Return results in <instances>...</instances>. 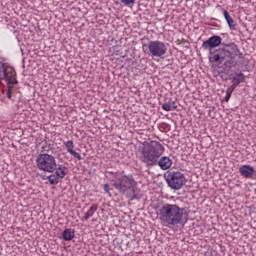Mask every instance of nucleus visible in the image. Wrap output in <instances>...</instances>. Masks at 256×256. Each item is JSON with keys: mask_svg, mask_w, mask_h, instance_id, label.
Instances as JSON below:
<instances>
[{"mask_svg": "<svg viewBox=\"0 0 256 256\" xmlns=\"http://www.w3.org/2000/svg\"><path fill=\"white\" fill-rule=\"evenodd\" d=\"M165 152V147L159 141H150L141 145L138 149V155L140 161L144 162V164L153 167L158 164L162 170H169L172 167V159L167 156H163ZM160 158V160H159Z\"/></svg>", "mask_w": 256, "mask_h": 256, "instance_id": "obj_1", "label": "nucleus"}, {"mask_svg": "<svg viewBox=\"0 0 256 256\" xmlns=\"http://www.w3.org/2000/svg\"><path fill=\"white\" fill-rule=\"evenodd\" d=\"M160 221L166 226L185 225L188 214L177 204H164L159 210Z\"/></svg>", "mask_w": 256, "mask_h": 256, "instance_id": "obj_2", "label": "nucleus"}, {"mask_svg": "<svg viewBox=\"0 0 256 256\" xmlns=\"http://www.w3.org/2000/svg\"><path fill=\"white\" fill-rule=\"evenodd\" d=\"M242 57V53L234 42L226 44L224 48L210 52L209 61L220 65L224 62V66L231 69L235 65V58Z\"/></svg>", "mask_w": 256, "mask_h": 256, "instance_id": "obj_3", "label": "nucleus"}, {"mask_svg": "<svg viewBox=\"0 0 256 256\" xmlns=\"http://www.w3.org/2000/svg\"><path fill=\"white\" fill-rule=\"evenodd\" d=\"M113 187L127 198L134 199L136 197L137 181L133 175H119L111 180Z\"/></svg>", "mask_w": 256, "mask_h": 256, "instance_id": "obj_4", "label": "nucleus"}, {"mask_svg": "<svg viewBox=\"0 0 256 256\" xmlns=\"http://www.w3.org/2000/svg\"><path fill=\"white\" fill-rule=\"evenodd\" d=\"M36 165L40 171H44L45 173H54L57 168V159L53 154H38V157L36 158Z\"/></svg>", "mask_w": 256, "mask_h": 256, "instance_id": "obj_5", "label": "nucleus"}, {"mask_svg": "<svg viewBox=\"0 0 256 256\" xmlns=\"http://www.w3.org/2000/svg\"><path fill=\"white\" fill-rule=\"evenodd\" d=\"M142 50L144 51L145 55L152 57H163L167 53V45H165V42L159 40L150 41L148 44L142 45Z\"/></svg>", "mask_w": 256, "mask_h": 256, "instance_id": "obj_6", "label": "nucleus"}, {"mask_svg": "<svg viewBox=\"0 0 256 256\" xmlns=\"http://www.w3.org/2000/svg\"><path fill=\"white\" fill-rule=\"evenodd\" d=\"M166 182L170 188L179 190L182 189L184 185H186V177L180 171H172L169 172L166 176Z\"/></svg>", "mask_w": 256, "mask_h": 256, "instance_id": "obj_7", "label": "nucleus"}, {"mask_svg": "<svg viewBox=\"0 0 256 256\" xmlns=\"http://www.w3.org/2000/svg\"><path fill=\"white\" fill-rule=\"evenodd\" d=\"M3 74L0 75V80H6L9 85L17 84L16 72L11 66L2 65Z\"/></svg>", "mask_w": 256, "mask_h": 256, "instance_id": "obj_8", "label": "nucleus"}, {"mask_svg": "<svg viewBox=\"0 0 256 256\" xmlns=\"http://www.w3.org/2000/svg\"><path fill=\"white\" fill-rule=\"evenodd\" d=\"M222 43V38L221 36L214 35L211 36L209 39L203 42L202 48L204 50H212L215 47H219V45Z\"/></svg>", "mask_w": 256, "mask_h": 256, "instance_id": "obj_9", "label": "nucleus"}, {"mask_svg": "<svg viewBox=\"0 0 256 256\" xmlns=\"http://www.w3.org/2000/svg\"><path fill=\"white\" fill-rule=\"evenodd\" d=\"M64 146L66 147L68 153L73 156L74 158L78 159V161H82L83 157L81 156L78 151H75V144L74 141L69 140L64 142Z\"/></svg>", "mask_w": 256, "mask_h": 256, "instance_id": "obj_10", "label": "nucleus"}, {"mask_svg": "<svg viewBox=\"0 0 256 256\" xmlns=\"http://www.w3.org/2000/svg\"><path fill=\"white\" fill-rule=\"evenodd\" d=\"M239 172L241 176L245 177L246 179H250L255 173V169L251 165H242L240 166Z\"/></svg>", "mask_w": 256, "mask_h": 256, "instance_id": "obj_11", "label": "nucleus"}, {"mask_svg": "<svg viewBox=\"0 0 256 256\" xmlns=\"http://www.w3.org/2000/svg\"><path fill=\"white\" fill-rule=\"evenodd\" d=\"M54 172L58 178V182H60V179H64L65 176H67V166L64 165H58V163H56V168L54 169Z\"/></svg>", "mask_w": 256, "mask_h": 256, "instance_id": "obj_12", "label": "nucleus"}, {"mask_svg": "<svg viewBox=\"0 0 256 256\" xmlns=\"http://www.w3.org/2000/svg\"><path fill=\"white\" fill-rule=\"evenodd\" d=\"M245 74H243L242 72H239L238 74H236L233 78H232V88L233 91L236 89V87L239 86V84L243 83L245 81Z\"/></svg>", "mask_w": 256, "mask_h": 256, "instance_id": "obj_13", "label": "nucleus"}, {"mask_svg": "<svg viewBox=\"0 0 256 256\" xmlns=\"http://www.w3.org/2000/svg\"><path fill=\"white\" fill-rule=\"evenodd\" d=\"M223 14H224V19L227 21L228 26L231 29V31H235L236 23L233 20V18L231 17V15L229 14V12L227 11V9L223 10Z\"/></svg>", "mask_w": 256, "mask_h": 256, "instance_id": "obj_14", "label": "nucleus"}, {"mask_svg": "<svg viewBox=\"0 0 256 256\" xmlns=\"http://www.w3.org/2000/svg\"><path fill=\"white\" fill-rule=\"evenodd\" d=\"M98 208H99L98 204H92L89 210L86 211V213H84L83 221H88L90 217H93L96 211L98 210Z\"/></svg>", "mask_w": 256, "mask_h": 256, "instance_id": "obj_15", "label": "nucleus"}, {"mask_svg": "<svg viewBox=\"0 0 256 256\" xmlns=\"http://www.w3.org/2000/svg\"><path fill=\"white\" fill-rule=\"evenodd\" d=\"M74 237H75L74 229L70 228V229H65L63 231V239L64 240L71 241V240H73Z\"/></svg>", "mask_w": 256, "mask_h": 256, "instance_id": "obj_16", "label": "nucleus"}, {"mask_svg": "<svg viewBox=\"0 0 256 256\" xmlns=\"http://www.w3.org/2000/svg\"><path fill=\"white\" fill-rule=\"evenodd\" d=\"M162 108L165 111H171V110H175L177 107L175 105V102L168 101V102H164V104L162 105Z\"/></svg>", "mask_w": 256, "mask_h": 256, "instance_id": "obj_17", "label": "nucleus"}, {"mask_svg": "<svg viewBox=\"0 0 256 256\" xmlns=\"http://www.w3.org/2000/svg\"><path fill=\"white\" fill-rule=\"evenodd\" d=\"M48 182L50 183V185H58L59 180L57 178V174H51L48 176Z\"/></svg>", "mask_w": 256, "mask_h": 256, "instance_id": "obj_18", "label": "nucleus"}, {"mask_svg": "<svg viewBox=\"0 0 256 256\" xmlns=\"http://www.w3.org/2000/svg\"><path fill=\"white\" fill-rule=\"evenodd\" d=\"M233 92H234L233 86L228 87V89L226 90V96H225L226 102L230 101V98H231Z\"/></svg>", "mask_w": 256, "mask_h": 256, "instance_id": "obj_19", "label": "nucleus"}, {"mask_svg": "<svg viewBox=\"0 0 256 256\" xmlns=\"http://www.w3.org/2000/svg\"><path fill=\"white\" fill-rule=\"evenodd\" d=\"M136 0H120L121 4L125 6L134 5Z\"/></svg>", "mask_w": 256, "mask_h": 256, "instance_id": "obj_20", "label": "nucleus"}, {"mask_svg": "<svg viewBox=\"0 0 256 256\" xmlns=\"http://www.w3.org/2000/svg\"><path fill=\"white\" fill-rule=\"evenodd\" d=\"M103 189H104L105 193L108 194L109 197H111L109 184H104V185H103Z\"/></svg>", "mask_w": 256, "mask_h": 256, "instance_id": "obj_21", "label": "nucleus"}, {"mask_svg": "<svg viewBox=\"0 0 256 256\" xmlns=\"http://www.w3.org/2000/svg\"><path fill=\"white\" fill-rule=\"evenodd\" d=\"M7 97H8L9 99H12V90H11L10 85H9V89H8V92H7Z\"/></svg>", "mask_w": 256, "mask_h": 256, "instance_id": "obj_22", "label": "nucleus"}]
</instances>
